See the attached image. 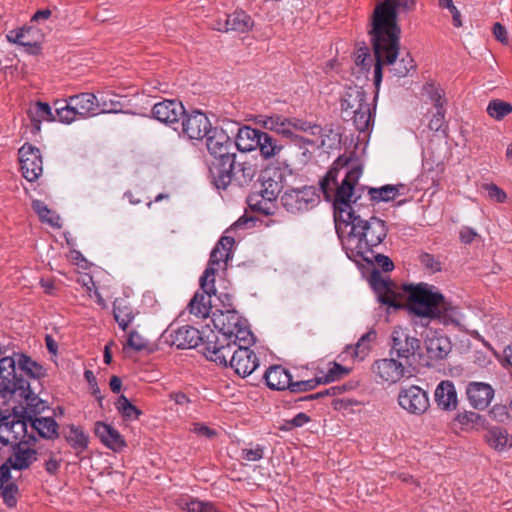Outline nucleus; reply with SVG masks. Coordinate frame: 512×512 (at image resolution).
Here are the masks:
<instances>
[{
	"instance_id": "nucleus-1",
	"label": "nucleus",
	"mask_w": 512,
	"mask_h": 512,
	"mask_svg": "<svg viewBox=\"0 0 512 512\" xmlns=\"http://www.w3.org/2000/svg\"><path fill=\"white\" fill-rule=\"evenodd\" d=\"M408 310L419 317L437 320L443 325L456 324L458 310L445 297L426 283L403 286Z\"/></svg>"
},
{
	"instance_id": "nucleus-2",
	"label": "nucleus",
	"mask_w": 512,
	"mask_h": 512,
	"mask_svg": "<svg viewBox=\"0 0 512 512\" xmlns=\"http://www.w3.org/2000/svg\"><path fill=\"white\" fill-rule=\"evenodd\" d=\"M388 228L386 222L376 216L352 225L345 234L338 236L348 258L359 264L362 261L372 262L368 254H372V247L378 246L386 238Z\"/></svg>"
},
{
	"instance_id": "nucleus-3",
	"label": "nucleus",
	"mask_w": 512,
	"mask_h": 512,
	"mask_svg": "<svg viewBox=\"0 0 512 512\" xmlns=\"http://www.w3.org/2000/svg\"><path fill=\"white\" fill-rule=\"evenodd\" d=\"M391 32L377 35L376 29L370 30L371 41L375 58L374 64V85L378 91L383 78V66H391L389 69L394 76L402 78L408 75L411 70L416 68L414 59L407 52L400 60L397 61L400 50V34L397 33L396 40L389 36Z\"/></svg>"
},
{
	"instance_id": "nucleus-4",
	"label": "nucleus",
	"mask_w": 512,
	"mask_h": 512,
	"mask_svg": "<svg viewBox=\"0 0 512 512\" xmlns=\"http://www.w3.org/2000/svg\"><path fill=\"white\" fill-rule=\"evenodd\" d=\"M416 6V0H384L379 3L372 15V28L376 29L377 35L391 32L394 41L396 40L397 33H401L400 26L397 23V9L405 11H413Z\"/></svg>"
},
{
	"instance_id": "nucleus-5",
	"label": "nucleus",
	"mask_w": 512,
	"mask_h": 512,
	"mask_svg": "<svg viewBox=\"0 0 512 512\" xmlns=\"http://www.w3.org/2000/svg\"><path fill=\"white\" fill-rule=\"evenodd\" d=\"M362 173V167L355 165L351 167L342 180L341 184L333 186L332 197L329 201L333 202L334 208V220L341 218V213L345 212V208L348 207L349 203L353 200L354 187L357 184Z\"/></svg>"
},
{
	"instance_id": "nucleus-6",
	"label": "nucleus",
	"mask_w": 512,
	"mask_h": 512,
	"mask_svg": "<svg viewBox=\"0 0 512 512\" xmlns=\"http://www.w3.org/2000/svg\"><path fill=\"white\" fill-rule=\"evenodd\" d=\"M318 198V193L313 186H304L286 189L281 195L280 201L287 212L299 214L312 208Z\"/></svg>"
},
{
	"instance_id": "nucleus-7",
	"label": "nucleus",
	"mask_w": 512,
	"mask_h": 512,
	"mask_svg": "<svg viewBox=\"0 0 512 512\" xmlns=\"http://www.w3.org/2000/svg\"><path fill=\"white\" fill-rule=\"evenodd\" d=\"M235 244L233 237L224 235L217 242L210 254V259L207 268L203 275L200 277V288L204 291L209 289L212 291L213 282H215V274L217 269L215 265H219L220 262H227L231 258L232 247Z\"/></svg>"
},
{
	"instance_id": "nucleus-8",
	"label": "nucleus",
	"mask_w": 512,
	"mask_h": 512,
	"mask_svg": "<svg viewBox=\"0 0 512 512\" xmlns=\"http://www.w3.org/2000/svg\"><path fill=\"white\" fill-rule=\"evenodd\" d=\"M231 166L224 170L221 178H215L212 181L216 188L226 189L229 185L246 187L252 182L256 174V168L253 164L247 161H238L235 158Z\"/></svg>"
},
{
	"instance_id": "nucleus-9",
	"label": "nucleus",
	"mask_w": 512,
	"mask_h": 512,
	"mask_svg": "<svg viewBox=\"0 0 512 512\" xmlns=\"http://www.w3.org/2000/svg\"><path fill=\"white\" fill-rule=\"evenodd\" d=\"M15 388L17 391L13 393L12 399L25 403L24 414L37 417V415L49 408L47 402L39 397L41 388L38 389L36 386H33L29 380L22 378L21 375L16 381Z\"/></svg>"
},
{
	"instance_id": "nucleus-10",
	"label": "nucleus",
	"mask_w": 512,
	"mask_h": 512,
	"mask_svg": "<svg viewBox=\"0 0 512 512\" xmlns=\"http://www.w3.org/2000/svg\"><path fill=\"white\" fill-rule=\"evenodd\" d=\"M374 203H364L360 195L355 196L348 207L345 208V212L341 213V218L335 220V227L338 236L345 234L346 230L351 228L352 225L363 223L366 217L373 213Z\"/></svg>"
},
{
	"instance_id": "nucleus-11",
	"label": "nucleus",
	"mask_w": 512,
	"mask_h": 512,
	"mask_svg": "<svg viewBox=\"0 0 512 512\" xmlns=\"http://www.w3.org/2000/svg\"><path fill=\"white\" fill-rule=\"evenodd\" d=\"M37 438L35 435H29L28 439L21 440L12 446L11 454L6 459L8 465L14 470L28 469L36 460L38 452L31 448L35 446Z\"/></svg>"
},
{
	"instance_id": "nucleus-12",
	"label": "nucleus",
	"mask_w": 512,
	"mask_h": 512,
	"mask_svg": "<svg viewBox=\"0 0 512 512\" xmlns=\"http://www.w3.org/2000/svg\"><path fill=\"white\" fill-rule=\"evenodd\" d=\"M213 339L207 336L204 346L206 358L224 367L230 366V358L237 350V343L231 338L217 337L212 333Z\"/></svg>"
},
{
	"instance_id": "nucleus-13",
	"label": "nucleus",
	"mask_w": 512,
	"mask_h": 512,
	"mask_svg": "<svg viewBox=\"0 0 512 512\" xmlns=\"http://www.w3.org/2000/svg\"><path fill=\"white\" fill-rule=\"evenodd\" d=\"M398 403L401 408L414 415H423L430 407L427 392L416 385L401 388Z\"/></svg>"
},
{
	"instance_id": "nucleus-14",
	"label": "nucleus",
	"mask_w": 512,
	"mask_h": 512,
	"mask_svg": "<svg viewBox=\"0 0 512 512\" xmlns=\"http://www.w3.org/2000/svg\"><path fill=\"white\" fill-rule=\"evenodd\" d=\"M391 355L405 359L407 362L411 357L419 353L421 349V341L410 335L407 329L395 327L391 334Z\"/></svg>"
},
{
	"instance_id": "nucleus-15",
	"label": "nucleus",
	"mask_w": 512,
	"mask_h": 512,
	"mask_svg": "<svg viewBox=\"0 0 512 512\" xmlns=\"http://www.w3.org/2000/svg\"><path fill=\"white\" fill-rule=\"evenodd\" d=\"M10 43H14L25 48V52L31 55H38L41 52V44L44 35L40 29L33 26H24L13 29L6 35Z\"/></svg>"
},
{
	"instance_id": "nucleus-16",
	"label": "nucleus",
	"mask_w": 512,
	"mask_h": 512,
	"mask_svg": "<svg viewBox=\"0 0 512 512\" xmlns=\"http://www.w3.org/2000/svg\"><path fill=\"white\" fill-rule=\"evenodd\" d=\"M23 176L33 182L42 174V157L40 150L31 144H24L18 151Z\"/></svg>"
},
{
	"instance_id": "nucleus-17",
	"label": "nucleus",
	"mask_w": 512,
	"mask_h": 512,
	"mask_svg": "<svg viewBox=\"0 0 512 512\" xmlns=\"http://www.w3.org/2000/svg\"><path fill=\"white\" fill-rule=\"evenodd\" d=\"M180 126L183 136L191 140H202L212 128L208 117L200 111L185 113L181 118Z\"/></svg>"
},
{
	"instance_id": "nucleus-18",
	"label": "nucleus",
	"mask_w": 512,
	"mask_h": 512,
	"mask_svg": "<svg viewBox=\"0 0 512 512\" xmlns=\"http://www.w3.org/2000/svg\"><path fill=\"white\" fill-rule=\"evenodd\" d=\"M16 362L13 357L5 356L0 358V399L3 403L13 398L16 381L20 374L15 368Z\"/></svg>"
},
{
	"instance_id": "nucleus-19",
	"label": "nucleus",
	"mask_w": 512,
	"mask_h": 512,
	"mask_svg": "<svg viewBox=\"0 0 512 512\" xmlns=\"http://www.w3.org/2000/svg\"><path fill=\"white\" fill-rule=\"evenodd\" d=\"M366 92L360 86L354 85L346 88L340 100L341 114L344 121H348L354 114L370 104L366 101Z\"/></svg>"
},
{
	"instance_id": "nucleus-20",
	"label": "nucleus",
	"mask_w": 512,
	"mask_h": 512,
	"mask_svg": "<svg viewBox=\"0 0 512 512\" xmlns=\"http://www.w3.org/2000/svg\"><path fill=\"white\" fill-rule=\"evenodd\" d=\"M166 342L178 349L194 348L202 342L205 345L204 338L198 329L190 325H185L177 329H171L166 332Z\"/></svg>"
},
{
	"instance_id": "nucleus-21",
	"label": "nucleus",
	"mask_w": 512,
	"mask_h": 512,
	"mask_svg": "<svg viewBox=\"0 0 512 512\" xmlns=\"http://www.w3.org/2000/svg\"><path fill=\"white\" fill-rule=\"evenodd\" d=\"M370 284L377 294L380 303L394 308L402 307V304L397 300V294L394 291V283L389 278L383 277L378 270L372 271Z\"/></svg>"
},
{
	"instance_id": "nucleus-22",
	"label": "nucleus",
	"mask_w": 512,
	"mask_h": 512,
	"mask_svg": "<svg viewBox=\"0 0 512 512\" xmlns=\"http://www.w3.org/2000/svg\"><path fill=\"white\" fill-rule=\"evenodd\" d=\"M236 150V145L233 143L230 147L216 149V152L208 151L212 157L209 162V177L211 182L215 180V178H221L226 168L232 167V163H234L235 158H237Z\"/></svg>"
},
{
	"instance_id": "nucleus-23",
	"label": "nucleus",
	"mask_w": 512,
	"mask_h": 512,
	"mask_svg": "<svg viewBox=\"0 0 512 512\" xmlns=\"http://www.w3.org/2000/svg\"><path fill=\"white\" fill-rule=\"evenodd\" d=\"M259 366V360L249 347H237L230 358V367L241 377L250 376Z\"/></svg>"
},
{
	"instance_id": "nucleus-24",
	"label": "nucleus",
	"mask_w": 512,
	"mask_h": 512,
	"mask_svg": "<svg viewBox=\"0 0 512 512\" xmlns=\"http://www.w3.org/2000/svg\"><path fill=\"white\" fill-rule=\"evenodd\" d=\"M153 117L167 125L179 124L185 115L183 104L176 100H163L154 104L152 108Z\"/></svg>"
},
{
	"instance_id": "nucleus-25",
	"label": "nucleus",
	"mask_w": 512,
	"mask_h": 512,
	"mask_svg": "<svg viewBox=\"0 0 512 512\" xmlns=\"http://www.w3.org/2000/svg\"><path fill=\"white\" fill-rule=\"evenodd\" d=\"M13 358L17 374H21V377L27 380L37 381L38 387L41 388L40 380L47 376V369L24 353H17Z\"/></svg>"
},
{
	"instance_id": "nucleus-26",
	"label": "nucleus",
	"mask_w": 512,
	"mask_h": 512,
	"mask_svg": "<svg viewBox=\"0 0 512 512\" xmlns=\"http://www.w3.org/2000/svg\"><path fill=\"white\" fill-rule=\"evenodd\" d=\"M212 322L215 328L218 329L221 337L231 338V334L242 324H245L246 319L236 310L227 309L226 311L214 313Z\"/></svg>"
},
{
	"instance_id": "nucleus-27",
	"label": "nucleus",
	"mask_w": 512,
	"mask_h": 512,
	"mask_svg": "<svg viewBox=\"0 0 512 512\" xmlns=\"http://www.w3.org/2000/svg\"><path fill=\"white\" fill-rule=\"evenodd\" d=\"M466 395L473 408L484 410L494 397V389L488 383L470 382L466 387Z\"/></svg>"
},
{
	"instance_id": "nucleus-28",
	"label": "nucleus",
	"mask_w": 512,
	"mask_h": 512,
	"mask_svg": "<svg viewBox=\"0 0 512 512\" xmlns=\"http://www.w3.org/2000/svg\"><path fill=\"white\" fill-rule=\"evenodd\" d=\"M425 347L428 357L434 361L443 360L452 349L451 341L446 335L432 330L426 335Z\"/></svg>"
},
{
	"instance_id": "nucleus-29",
	"label": "nucleus",
	"mask_w": 512,
	"mask_h": 512,
	"mask_svg": "<svg viewBox=\"0 0 512 512\" xmlns=\"http://www.w3.org/2000/svg\"><path fill=\"white\" fill-rule=\"evenodd\" d=\"M94 433L104 446L114 452H121L127 446L124 437L119 431L105 422L97 421L95 423Z\"/></svg>"
},
{
	"instance_id": "nucleus-30",
	"label": "nucleus",
	"mask_w": 512,
	"mask_h": 512,
	"mask_svg": "<svg viewBox=\"0 0 512 512\" xmlns=\"http://www.w3.org/2000/svg\"><path fill=\"white\" fill-rule=\"evenodd\" d=\"M372 370L382 381L390 383H396L405 374L404 365L394 358L375 361Z\"/></svg>"
},
{
	"instance_id": "nucleus-31",
	"label": "nucleus",
	"mask_w": 512,
	"mask_h": 512,
	"mask_svg": "<svg viewBox=\"0 0 512 512\" xmlns=\"http://www.w3.org/2000/svg\"><path fill=\"white\" fill-rule=\"evenodd\" d=\"M257 123L265 130L271 131L287 139L297 137L290 129V118L278 114L259 116Z\"/></svg>"
},
{
	"instance_id": "nucleus-32",
	"label": "nucleus",
	"mask_w": 512,
	"mask_h": 512,
	"mask_svg": "<svg viewBox=\"0 0 512 512\" xmlns=\"http://www.w3.org/2000/svg\"><path fill=\"white\" fill-rule=\"evenodd\" d=\"M263 378L271 390L278 391L289 390L292 380L290 372L281 365L269 367L265 371Z\"/></svg>"
},
{
	"instance_id": "nucleus-33",
	"label": "nucleus",
	"mask_w": 512,
	"mask_h": 512,
	"mask_svg": "<svg viewBox=\"0 0 512 512\" xmlns=\"http://www.w3.org/2000/svg\"><path fill=\"white\" fill-rule=\"evenodd\" d=\"M28 420L32 433L36 432L39 437L47 440H55L59 437V424L53 417L29 416Z\"/></svg>"
},
{
	"instance_id": "nucleus-34",
	"label": "nucleus",
	"mask_w": 512,
	"mask_h": 512,
	"mask_svg": "<svg viewBox=\"0 0 512 512\" xmlns=\"http://www.w3.org/2000/svg\"><path fill=\"white\" fill-rule=\"evenodd\" d=\"M70 103L81 118L94 116L100 107V101L93 93H80L70 96Z\"/></svg>"
},
{
	"instance_id": "nucleus-35",
	"label": "nucleus",
	"mask_w": 512,
	"mask_h": 512,
	"mask_svg": "<svg viewBox=\"0 0 512 512\" xmlns=\"http://www.w3.org/2000/svg\"><path fill=\"white\" fill-rule=\"evenodd\" d=\"M435 401L443 410L452 411L457 408V392L454 384L449 381H441L435 390Z\"/></svg>"
},
{
	"instance_id": "nucleus-36",
	"label": "nucleus",
	"mask_w": 512,
	"mask_h": 512,
	"mask_svg": "<svg viewBox=\"0 0 512 512\" xmlns=\"http://www.w3.org/2000/svg\"><path fill=\"white\" fill-rule=\"evenodd\" d=\"M350 158L341 155L333 163L332 167L326 173L324 178L320 181V189L324 194L326 200H330L332 197L333 186H337V176L341 169L348 166Z\"/></svg>"
},
{
	"instance_id": "nucleus-37",
	"label": "nucleus",
	"mask_w": 512,
	"mask_h": 512,
	"mask_svg": "<svg viewBox=\"0 0 512 512\" xmlns=\"http://www.w3.org/2000/svg\"><path fill=\"white\" fill-rule=\"evenodd\" d=\"M216 294L215 282H213L212 291L206 289L204 291H197L188 304V308L191 314H194L201 318H207L212 308L210 297Z\"/></svg>"
},
{
	"instance_id": "nucleus-38",
	"label": "nucleus",
	"mask_w": 512,
	"mask_h": 512,
	"mask_svg": "<svg viewBox=\"0 0 512 512\" xmlns=\"http://www.w3.org/2000/svg\"><path fill=\"white\" fill-rule=\"evenodd\" d=\"M443 173L444 165L442 163L425 160L422 165V172L419 176L420 183L424 184L422 189H429L431 187L438 188Z\"/></svg>"
},
{
	"instance_id": "nucleus-39",
	"label": "nucleus",
	"mask_w": 512,
	"mask_h": 512,
	"mask_svg": "<svg viewBox=\"0 0 512 512\" xmlns=\"http://www.w3.org/2000/svg\"><path fill=\"white\" fill-rule=\"evenodd\" d=\"M262 130L243 126L238 129L236 136V149L242 152H250L257 148L258 142L261 141L260 134Z\"/></svg>"
},
{
	"instance_id": "nucleus-40",
	"label": "nucleus",
	"mask_w": 512,
	"mask_h": 512,
	"mask_svg": "<svg viewBox=\"0 0 512 512\" xmlns=\"http://www.w3.org/2000/svg\"><path fill=\"white\" fill-rule=\"evenodd\" d=\"M260 138L261 141L258 142L256 149L259 150L260 156L264 160L275 158L284 148L279 140L268 132L263 131L262 134H260Z\"/></svg>"
},
{
	"instance_id": "nucleus-41",
	"label": "nucleus",
	"mask_w": 512,
	"mask_h": 512,
	"mask_svg": "<svg viewBox=\"0 0 512 512\" xmlns=\"http://www.w3.org/2000/svg\"><path fill=\"white\" fill-rule=\"evenodd\" d=\"M401 189H404L403 184L391 185L387 184L381 187L368 188L369 201L372 203L389 202L394 200L397 196L401 195Z\"/></svg>"
},
{
	"instance_id": "nucleus-42",
	"label": "nucleus",
	"mask_w": 512,
	"mask_h": 512,
	"mask_svg": "<svg viewBox=\"0 0 512 512\" xmlns=\"http://www.w3.org/2000/svg\"><path fill=\"white\" fill-rule=\"evenodd\" d=\"M113 316L122 330H126L135 317L132 306L127 300L117 298L113 303Z\"/></svg>"
},
{
	"instance_id": "nucleus-43",
	"label": "nucleus",
	"mask_w": 512,
	"mask_h": 512,
	"mask_svg": "<svg viewBox=\"0 0 512 512\" xmlns=\"http://www.w3.org/2000/svg\"><path fill=\"white\" fill-rule=\"evenodd\" d=\"M68 429V432H64V439L78 455L88 448L89 436L81 427L75 426L74 424L69 425Z\"/></svg>"
},
{
	"instance_id": "nucleus-44",
	"label": "nucleus",
	"mask_w": 512,
	"mask_h": 512,
	"mask_svg": "<svg viewBox=\"0 0 512 512\" xmlns=\"http://www.w3.org/2000/svg\"><path fill=\"white\" fill-rule=\"evenodd\" d=\"M28 117L32 123L33 132H39L41 128V122L43 120L52 121L55 117L52 113L49 104L38 101L33 108H30L27 112Z\"/></svg>"
},
{
	"instance_id": "nucleus-45",
	"label": "nucleus",
	"mask_w": 512,
	"mask_h": 512,
	"mask_svg": "<svg viewBox=\"0 0 512 512\" xmlns=\"http://www.w3.org/2000/svg\"><path fill=\"white\" fill-rule=\"evenodd\" d=\"M487 444L496 451H503L512 446L507 430L502 427H492L484 435Z\"/></svg>"
},
{
	"instance_id": "nucleus-46",
	"label": "nucleus",
	"mask_w": 512,
	"mask_h": 512,
	"mask_svg": "<svg viewBox=\"0 0 512 512\" xmlns=\"http://www.w3.org/2000/svg\"><path fill=\"white\" fill-rule=\"evenodd\" d=\"M227 21L229 31L247 33L254 27L253 19L244 10H235L233 13L227 14Z\"/></svg>"
},
{
	"instance_id": "nucleus-47",
	"label": "nucleus",
	"mask_w": 512,
	"mask_h": 512,
	"mask_svg": "<svg viewBox=\"0 0 512 512\" xmlns=\"http://www.w3.org/2000/svg\"><path fill=\"white\" fill-rule=\"evenodd\" d=\"M377 337V333L375 330H370L366 332L355 346H348L346 348V353H349L353 358H358L363 360L371 350V343L375 341Z\"/></svg>"
},
{
	"instance_id": "nucleus-48",
	"label": "nucleus",
	"mask_w": 512,
	"mask_h": 512,
	"mask_svg": "<svg viewBox=\"0 0 512 512\" xmlns=\"http://www.w3.org/2000/svg\"><path fill=\"white\" fill-rule=\"evenodd\" d=\"M205 138L208 151L216 152V149L230 147L234 143L226 131L220 127H212Z\"/></svg>"
},
{
	"instance_id": "nucleus-49",
	"label": "nucleus",
	"mask_w": 512,
	"mask_h": 512,
	"mask_svg": "<svg viewBox=\"0 0 512 512\" xmlns=\"http://www.w3.org/2000/svg\"><path fill=\"white\" fill-rule=\"evenodd\" d=\"M247 203L251 210L265 216L274 215L277 210L276 201L263 199L259 197V194H250L247 197Z\"/></svg>"
},
{
	"instance_id": "nucleus-50",
	"label": "nucleus",
	"mask_w": 512,
	"mask_h": 512,
	"mask_svg": "<svg viewBox=\"0 0 512 512\" xmlns=\"http://www.w3.org/2000/svg\"><path fill=\"white\" fill-rule=\"evenodd\" d=\"M32 209L39 216L40 220L44 223H48L51 226L59 227V216L55 214L48 206L41 200L32 201Z\"/></svg>"
},
{
	"instance_id": "nucleus-51",
	"label": "nucleus",
	"mask_w": 512,
	"mask_h": 512,
	"mask_svg": "<svg viewBox=\"0 0 512 512\" xmlns=\"http://www.w3.org/2000/svg\"><path fill=\"white\" fill-rule=\"evenodd\" d=\"M29 416L30 415H26L23 412L21 413V415H18L15 412V418L13 419V427H11L12 434H11L10 440L12 439L14 441H17V440L21 441V440L28 439L29 433L27 431V426L29 424V420H28ZM30 435H34V434L30 433Z\"/></svg>"
},
{
	"instance_id": "nucleus-52",
	"label": "nucleus",
	"mask_w": 512,
	"mask_h": 512,
	"mask_svg": "<svg viewBox=\"0 0 512 512\" xmlns=\"http://www.w3.org/2000/svg\"><path fill=\"white\" fill-rule=\"evenodd\" d=\"M115 405L125 420H137L142 415V411L134 406L125 395H120Z\"/></svg>"
},
{
	"instance_id": "nucleus-53",
	"label": "nucleus",
	"mask_w": 512,
	"mask_h": 512,
	"mask_svg": "<svg viewBox=\"0 0 512 512\" xmlns=\"http://www.w3.org/2000/svg\"><path fill=\"white\" fill-rule=\"evenodd\" d=\"M231 339L234 343H237L238 347L245 346L250 348L255 343V337L247 320L245 324H242L231 334Z\"/></svg>"
},
{
	"instance_id": "nucleus-54",
	"label": "nucleus",
	"mask_w": 512,
	"mask_h": 512,
	"mask_svg": "<svg viewBox=\"0 0 512 512\" xmlns=\"http://www.w3.org/2000/svg\"><path fill=\"white\" fill-rule=\"evenodd\" d=\"M349 120H353V124L359 132H366L369 130L371 123L373 122L371 105L364 106L363 109L357 111Z\"/></svg>"
},
{
	"instance_id": "nucleus-55",
	"label": "nucleus",
	"mask_w": 512,
	"mask_h": 512,
	"mask_svg": "<svg viewBox=\"0 0 512 512\" xmlns=\"http://www.w3.org/2000/svg\"><path fill=\"white\" fill-rule=\"evenodd\" d=\"M486 111L490 117L502 120L512 112V105L504 100L493 99L489 102Z\"/></svg>"
},
{
	"instance_id": "nucleus-56",
	"label": "nucleus",
	"mask_w": 512,
	"mask_h": 512,
	"mask_svg": "<svg viewBox=\"0 0 512 512\" xmlns=\"http://www.w3.org/2000/svg\"><path fill=\"white\" fill-rule=\"evenodd\" d=\"M0 495L3 499L4 504L8 508H14L17 505L19 497V488L13 483H6L0 485Z\"/></svg>"
},
{
	"instance_id": "nucleus-57",
	"label": "nucleus",
	"mask_w": 512,
	"mask_h": 512,
	"mask_svg": "<svg viewBox=\"0 0 512 512\" xmlns=\"http://www.w3.org/2000/svg\"><path fill=\"white\" fill-rule=\"evenodd\" d=\"M261 186L262 188L260 191L253 192L252 194H259V197L263 199L276 201L280 193L279 183L271 178L265 179V176H263Z\"/></svg>"
},
{
	"instance_id": "nucleus-58",
	"label": "nucleus",
	"mask_w": 512,
	"mask_h": 512,
	"mask_svg": "<svg viewBox=\"0 0 512 512\" xmlns=\"http://www.w3.org/2000/svg\"><path fill=\"white\" fill-rule=\"evenodd\" d=\"M15 418L14 413H8L7 411H0V442L7 445L10 442L12 434L13 419Z\"/></svg>"
},
{
	"instance_id": "nucleus-59",
	"label": "nucleus",
	"mask_w": 512,
	"mask_h": 512,
	"mask_svg": "<svg viewBox=\"0 0 512 512\" xmlns=\"http://www.w3.org/2000/svg\"><path fill=\"white\" fill-rule=\"evenodd\" d=\"M433 99L435 101V107L437 111L429 121L428 127L430 130L437 132L442 128L444 124L445 110L443 108L441 95L439 93H435Z\"/></svg>"
},
{
	"instance_id": "nucleus-60",
	"label": "nucleus",
	"mask_w": 512,
	"mask_h": 512,
	"mask_svg": "<svg viewBox=\"0 0 512 512\" xmlns=\"http://www.w3.org/2000/svg\"><path fill=\"white\" fill-rule=\"evenodd\" d=\"M455 420L463 427L467 429H473L478 426L483 425L484 419L483 417L472 411H465L463 413H459Z\"/></svg>"
},
{
	"instance_id": "nucleus-61",
	"label": "nucleus",
	"mask_w": 512,
	"mask_h": 512,
	"mask_svg": "<svg viewBox=\"0 0 512 512\" xmlns=\"http://www.w3.org/2000/svg\"><path fill=\"white\" fill-rule=\"evenodd\" d=\"M56 114L58 120L66 124H70L71 122H73L76 119V116L78 115L72 103H70V98L66 100V104L64 106L56 108Z\"/></svg>"
},
{
	"instance_id": "nucleus-62",
	"label": "nucleus",
	"mask_w": 512,
	"mask_h": 512,
	"mask_svg": "<svg viewBox=\"0 0 512 512\" xmlns=\"http://www.w3.org/2000/svg\"><path fill=\"white\" fill-rule=\"evenodd\" d=\"M320 384H323L320 377L296 382L291 380L289 391L292 393L306 392L315 389Z\"/></svg>"
},
{
	"instance_id": "nucleus-63",
	"label": "nucleus",
	"mask_w": 512,
	"mask_h": 512,
	"mask_svg": "<svg viewBox=\"0 0 512 512\" xmlns=\"http://www.w3.org/2000/svg\"><path fill=\"white\" fill-rule=\"evenodd\" d=\"M350 373V369L346 368L336 362L333 363V366L328 370L327 374L320 377L323 384H328L330 382L336 381L340 379L343 375H347Z\"/></svg>"
},
{
	"instance_id": "nucleus-64",
	"label": "nucleus",
	"mask_w": 512,
	"mask_h": 512,
	"mask_svg": "<svg viewBox=\"0 0 512 512\" xmlns=\"http://www.w3.org/2000/svg\"><path fill=\"white\" fill-rule=\"evenodd\" d=\"M373 59L369 52L368 47H359L355 52V64L361 67L362 70L369 71Z\"/></svg>"
}]
</instances>
